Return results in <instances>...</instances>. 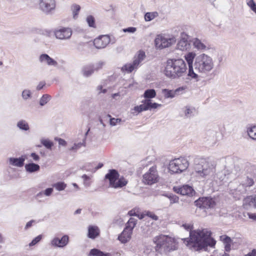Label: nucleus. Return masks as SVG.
Wrapping results in <instances>:
<instances>
[{
  "label": "nucleus",
  "mask_w": 256,
  "mask_h": 256,
  "mask_svg": "<svg viewBox=\"0 0 256 256\" xmlns=\"http://www.w3.org/2000/svg\"><path fill=\"white\" fill-rule=\"evenodd\" d=\"M156 96V92L154 90L150 89L146 90L144 94V97L149 99L154 98Z\"/></svg>",
  "instance_id": "4c0bfd02"
},
{
  "label": "nucleus",
  "mask_w": 256,
  "mask_h": 256,
  "mask_svg": "<svg viewBox=\"0 0 256 256\" xmlns=\"http://www.w3.org/2000/svg\"><path fill=\"white\" fill-rule=\"evenodd\" d=\"M196 56V54L194 52H188L184 56L188 66V76L192 78L195 80L198 79V75L194 72L193 70V62Z\"/></svg>",
  "instance_id": "ddd939ff"
},
{
  "label": "nucleus",
  "mask_w": 256,
  "mask_h": 256,
  "mask_svg": "<svg viewBox=\"0 0 256 256\" xmlns=\"http://www.w3.org/2000/svg\"><path fill=\"white\" fill-rule=\"evenodd\" d=\"M56 2L54 0H40V8L44 12H48L54 9Z\"/></svg>",
  "instance_id": "a211bd4d"
},
{
  "label": "nucleus",
  "mask_w": 256,
  "mask_h": 256,
  "mask_svg": "<svg viewBox=\"0 0 256 256\" xmlns=\"http://www.w3.org/2000/svg\"><path fill=\"white\" fill-rule=\"evenodd\" d=\"M145 214L146 216L152 218L154 220H156L158 219V217L152 212L147 211V212H146Z\"/></svg>",
  "instance_id": "864d4df0"
},
{
  "label": "nucleus",
  "mask_w": 256,
  "mask_h": 256,
  "mask_svg": "<svg viewBox=\"0 0 256 256\" xmlns=\"http://www.w3.org/2000/svg\"><path fill=\"white\" fill-rule=\"evenodd\" d=\"M88 256H113V255L111 253H105L98 249L93 248L90 250Z\"/></svg>",
  "instance_id": "c756f323"
},
{
  "label": "nucleus",
  "mask_w": 256,
  "mask_h": 256,
  "mask_svg": "<svg viewBox=\"0 0 256 256\" xmlns=\"http://www.w3.org/2000/svg\"><path fill=\"white\" fill-rule=\"evenodd\" d=\"M88 130H88L86 132L84 135V138H82V142H80L78 143H74V146L70 148V150H76L78 149H79L82 146H85V144H86L85 141H86V136L88 132Z\"/></svg>",
  "instance_id": "473e14b6"
},
{
  "label": "nucleus",
  "mask_w": 256,
  "mask_h": 256,
  "mask_svg": "<svg viewBox=\"0 0 256 256\" xmlns=\"http://www.w3.org/2000/svg\"><path fill=\"white\" fill-rule=\"evenodd\" d=\"M174 190L176 193L183 196H192L194 194V191L192 188L188 185H185L180 188L174 187Z\"/></svg>",
  "instance_id": "aec40b11"
},
{
  "label": "nucleus",
  "mask_w": 256,
  "mask_h": 256,
  "mask_svg": "<svg viewBox=\"0 0 256 256\" xmlns=\"http://www.w3.org/2000/svg\"><path fill=\"white\" fill-rule=\"evenodd\" d=\"M99 234L98 228L96 226H90L88 230V236L90 238H94Z\"/></svg>",
  "instance_id": "7c9ffc66"
},
{
  "label": "nucleus",
  "mask_w": 256,
  "mask_h": 256,
  "mask_svg": "<svg viewBox=\"0 0 256 256\" xmlns=\"http://www.w3.org/2000/svg\"><path fill=\"white\" fill-rule=\"evenodd\" d=\"M156 250L166 252L176 248L174 240L168 236L161 235L158 236L155 240Z\"/></svg>",
  "instance_id": "20e7f679"
},
{
  "label": "nucleus",
  "mask_w": 256,
  "mask_h": 256,
  "mask_svg": "<svg viewBox=\"0 0 256 256\" xmlns=\"http://www.w3.org/2000/svg\"><path fill=\"white\" fill-rule=\"evenodd\" d=\"M244 256H256V249H253Z\"/></svg>",
  "instance_id": "680f3d73"
},
{
  "label": "nucleus",
  "mask_w": 256,
  "mask_h": 256,
  "mask_svg": "<svg viewBox=\"0 0 256 256\" xmlns=\"http://www.w3.org/2000/svg\"><path fill=\"white\" fill-rule=\"evenodd\" d=\"M191 42L194 47L199 50H203L206 49V46L198 38H194Z\"/></svg>",
  "instance_id": "cd10ccee"
},
{
  "label": "nucleus",
  "mask_w": 256,
  "mask_h": 256,
  "mask_svg": "<svg viewBox=\"0 0 256 256\" xmlns=\"http://www.w3.org/2000/svg\"><path fill=\"white\" fill-rule=\"evenodd\" d=\"M42 236L41 235H39L35 238L29 244V246H32L36 245L37 243H38L42 239Z\"/></svg>",
  "instance_id": "603ef678"
},
{
  "label": "nucleus",
  "mask_w": 256,
  "mask_h": 256,
  "mask_svg": "<svg viewBox=\"0 0 256 256\" xmlns=\"http://www.w3.org/2000/svg\"><path fill=\"white\" fill-rule=\"evenodd\" d=\"M55 140H56L58 141L59 145H60V146H66V142L64 139H62V138H56Z\"/></svg>",
  "instance_id": "4d7b16f0"
},
{
  "label": "nucleus",
  "mask_w": 256,
  "mask_h": 256,
  "mask_svg": "<svg viewBox=\"0 0 256 256\" xmlns=\"http://www.w3.org/2000/svg\"><path fill=\"white\" fill-rule=\"evenodd\" d=\"M246 3L250 9L256 14V4L254 0H246Z\"/></svg>",
  "instance_id": "37998d69"
},
{
  "label": "nucleus",
  "mask_w": 256,
  "mask_h": 256,
  "mask_svg": "<svg viewBox=\"0 0 256 256\" xmlns=\"http://www.w3.org/2000/svg\"><path fill=\"white\" fill-rule=\"evenodd\" d=\"M34 222V220H30V222H28L26 225L25 228L27 229V228H30L32 226V224Z\"/></svg>",
  "instance_id": "338daca9"
},
{
  "label": "nucleus",
  "mask_w": 256,
  "mask_h": 256,
  "mask_svg": "<svg viewBox=\"0 0 256 256\" xmlns=\"http://www.w3.org/2000/svg\"><path fill=\"white\" fill-rule=\"evenodd\" d=\"M243 206L246 209L251 208H256V195L250 196L244 198L243 200Z\"/></svg>",
  "instance_id": "4be33fe9"
},
{
  "label": "nucleus",
  "mask_w": 256,
  "mask_h": 256,
  "mask_svg": "<svg viewBox=\"0 0 256 256\" xmlns=\"http://www.w3.org/2000/svg\"><path fill=\"white\" fill-rule=\"evenodd\" d=\"M26 156H22L19 158H10L8 159L9 164L12 166L22 167L24 164Z\"/></svg>",
  "instance_id": "393cba45"
},
{
  "label": "nucleus",
  "mask_w": 256,
  "mask_h": 256,
  "mask_svg": "<svg viewBox=\"0 0 256 256\" xmlns=\"http://www.w3.org/2000/svg\"><path fill=\"white\" fill-rule=\"evenodd\" d=\"M18 128L22 130L27 131L29 130L30 126L28 123L24 120H19L16 124Z\"/></svg>",
  "instance_id": "f704fd0d"
},
{
  "label": "nucleus",
  "mask_w": 256,
  "mask_h": 256,
  "mask_svg": "<svg viewBox=\"0 0 256 256\" xmlns=\"http://www.w3.org/2000/svg\"><path fill=\"white\" fill-rule=\"evenodd\" d=\"M66 186V184L64 182H58L53 184V187L58 191L64 190Z\"/></svg>",
  "instance_id": "79ce46f5"
},
{
  "label": "nucleus",
  "mask_w": 256,
  "mask_h": 256,
  "mask_svg": "<svg viewBox=\"0 0 256 256\" xmlns=\"http://www.w3.org/2000/svg\"><path fill=\"white\" fill-rule=\"evenodd\" d=\"M50 99V95L47 94L43 95L40 100V104L41 106H44L48 102Z\"/></svg>",
  "instance_id": "a19ab883"
},
{
  "label": "nucleus",
  "mask_w": 256,
  "mask_h": 256,
  "mask_svg": "<svg viewBox=\"0 0 256 256\" xmlns=\"http://www.w3.org/2000/svg\"><path fill=\"white\" fill-rule=\"evenodd\" d=\"M170 203H177L178 202V198L176 196H172L170 197Z\"/></svg>",
  "instance_id": "13d9d810"
},
{
  "label": "nucleus",
  "mask_w": 256,
  "mask_h": 256,
  "mask_svg": "<svg viewBox=\"0 0 256 256\" xmlns=\"http://www.w3.org/2000/svg\"><path fill=\"white\" fill-rule=\"evenodd\" d=\"M176 38L174 37L168 38L162 35H158L155 39V44L160 48H168L174 44Z\"/></svg>",
  "instance_id": "9b49d317"
},
{
  "label": "nucleus",
  "mask_w": 256,
  "mask_h": 256,
  "mask_svg": "<svg viewBox=\"0 0 256 256\" xmlns=\"http://www.w3.org/2000/svg\"><path fill=\"white\" fill-rule=\"evenodd\" d=\"M215 165L212 162H204L198 164L195 167V170L198 176L206 178L212 174L214 172Z\"/></svg>",
  "instance_id": "0eeeda50"
},
{
  "label": "nucleus",
  "mask_w": 256,
  "mask_h": 256,
  "mask_svg": "<svg viewBox=\"0 0 256 256\" xmlns=\"http://www.w3.org/2000/svg\"><path fill=\"white\" fill-rule=\"evenodd\" d=\"M158 14L156 12H148L145 14L144 19L146 21L149 22L158 17Z\"/></svg>",
  "instance_id": "58836bf2"
},
{
  "label": "nucleus",
  "mask_w": 256,
  "mask_h": 256,
  "mask_svg": "<svg viewBox=\"0 0 256 256\" xmlns=\"http://www.w3.org/2000/svg\"><path fill=\"white\" fill-rule=\"evenodd\" d=\"M22 96L24 100H27L31 98L32 92L29 90H24L22 92Z\"/></svg>",
  "instance_id": "de8ad7c7"
},
{
  "label": "nucleus",
  "mask_w": 256,
  "mask_h": 256,
  "mask_svg": "<svg viewBox=\"0 0 256 256\" xmlns=\"http://www.w3.org/2000/svg\"><path fill=\"white\" fill-rule=\"evenodd\" d=\"M95 70L94 67L92 66H88L84 67L82 68V74L85 76H89Z\"/></svg>",
  "instance_id": "e433bc0d"
},
{
  "label": "nucleus",
  "mask_w": 256,
  "mask_h": 256,
  "mask_svg": "<svg viewBox=\"0 0 256 256\" xmlns=\"http://www.w3.org/2000/svg\"><path fill=\"white\" fill-rule=\"evenodd\" d=\"M182 226L188 230L191 231L192 228L190 224H184ZM210 232L207 229L190 232V238L184 239V242L192 250H200L208 246H213L215 245L216 242L210 237Z\"/></svg>",
  "instance_id": "f257e3e1"
},
{
  "label": "nucleus",
  "mask_w": 256,
  "mask_h": 256,
  "mask_svg": "<svg viewBox=\"0 0 256 256\" xmlns=\"http://www.w3.org/2000/svg\"><path fill=\"white\" fill-rule=\"evenodd\" d=\"M110 42V38L108 35H103L95 38L94 44L96 48H104Z\"/></svg>",
  "instance_id": "dca6fc26"
},
{
  "label": "nucleus",
  "mask_w": 256,
  "mask_h": 256,
  "mask_svg": "<svg viewBox=\"0 0 256 256\" xmlns=\"http://www.w3.org/2000/svg\"><path fill=\"white\" fill-rule=\"evenodd\" d=\"M106 116L110 118V124L111 126H115L118 124L120 123L122 121L120 118H111V116L110 114H108Z\"/></svg>",
  "instance_id": "49530a36"
},
{
  "label": "nucleus",
  "mask_w": 256,
  "mask_h": 256,
  "mask_svg": "<svg viewBox=\"0 0 256 256\" xmlns=\"http://www.w3.org/2000/svg\"><path fill=\"white\" fill-rule=\"evenodd\" d=\"M41 143L47 148L51 149L52 146H53L52 142L48 139H42Z\"/></svg>",
  "instance_id": "09e8293b"
},
{
  "label": "nucleus",
  "mask_w": 256,
  "mask_h": 256,
  "mask_svg": "<svg viewBox=\"0 0 256 256\" xmlns=\"http://www.w3.org/2000/svg\"><path fill=\"white\" fill-rule=\"evenodd\" d=\"M188 36L185 32L181 33L180 40L176 46L177 49L182 51L189 50L190 48V44L188 40Z\"/></svg>",
  "instance_id": "2eb2a0df"
},
{
  "label": "nucleus",
  "mask_w": 256,
  "mask_h": 256,
  "mask_svg": "<svg viewBox=\"0 0 256 256\" xmlns=\"http://www.w3.org/2000/svg\"><path fill=\"white\" fill-rule=\"evenodd\" d=\"M248 218L254 220H256V213H248Z\"/></svg>",
  "instance_id": "0e129e2a"
},
{
  "label": "nucleus",
  "mask_w": 256,
  "mask_h": 256,
  "mask_svg": "<svg viewBox=\"0 0 256 256\" xmlns=\"http://www.w3.org/2000/svg\"><path fill=\"white\" fill-rule=\"evenodd\" d=\"M69 237L67 235L64 236L60 239L54 238L50 242L51 246L58 248H64L68 243Z\"/></svg>",
  "instance_id": "6ab92c4d"
},
{
  "label": "nucleus",
  "mask_w": 256,
  "mask_h": 256,
  "mask_svg": "<svg viewBox=\"0 0 256 256\" xmlns=\"http://www.w3.org/2000/svg\"><path fill=\"white\" fill-rule=\"evenodd\" d=\"M220 240L224 245L226 251L230 252L231 250L232 244V240L231 238L227 236L224 235L220 236Z\"/></svg>",
  "instance_id": "bb28decb"
},
{
  "label": "nucleus",
  "mask_w": 256,
  "mask_h": 256,
  "mask_svg": "<svg viewBox=\"0 0 256 256\" xmlns=\"http://www.w3.org/2000/svg\"><path fill=\"white\" fill-rule=\"evenodd\" d=\"M160 106V104L152 102V100L146 99L142 101V104L134 106L133 110L137 113H140L143 111L155 109Z\"/></svg>",
  "instance_id": "f8f14e48"
},
{
  "label": "nucleus",
  "mask_w": 256,
  "mask_h": 256,
  "mask_svg": "<svg viewBox=\"0 0 256 256\" xmlns=\"http://www.w3.org/2000/svg\"><path fill=\"white\" fill-rule=\"evenodd\" d=\"M184 90V87H180L175 90H169L168 89L162 90V94L165 98H173L182 92Z\"/></svg>",
  "instance_id": "5701e85b"
},
{
  "label": "nucleus",
  "mask_w": 256,
  "mask_h": 256,
  "mask_svg": "<svg viewBox=\"0 0 256 256\" xmlns=\"http://www.w3.org/2000/svg\"><path fill=\"white\" fill-rule=\"evenodd\" d=\"M187 66L182 58H172L167 60L164 70L165 76L171 79H178L186 75Z\"/></svg>",
  "instance_id": "f03ea898"
},
{
  "label": "nucleus",
  "mask_w": 256,
  "mask_h": 256,
  "mask_svg": "<svg viewBox=\"0 0 256 256\" xmlns=\"http://www.w3.org/2000/svg\"><path fill=\"white\" fill-rule=\"evenodd\" d=\"M246 132L249 137L256 141V126H253L248 128Z\"/></svg>",
  "instance_id": "72a5a7b5"
},
{
  "label": "nucleus",
  "mask_w": 256,
  "mask_h": 256,
  "mask_svg": "<svg viewBox=\"0 0 256 256\" xmlns=\"http://www.w3.org/2000/svg\"><path fill=\"white\" fill-rule=\"evenodd\" d=\"M159 178L156 167L152 166L143 175L142 182L146 184L152 185L158 182Z\"/></svg>",
  "instance_id": "1a4fd4ad"
},
{
  "label": "nucleus",
  "mask_w": 256,
  "mask_h": 256,
  "mask_svg": "<svg viewBox=\"0 0 256 256\" xmlns=\"http://www.w3.org/2000/svg\"><path fill=\"white\" fill-rule=\"evenodd\" d=\"M80 6L78 4H74L72 6L73 17L74 18H76L78 17V13L80 10Z\"/></svg>",
  "instance_id": "a18cd8bd"
},
{
  "label": "nucleus",
  "mask_w": 256,
  "mask_h": 256,
  "mask_svg": "<svg viewBox=\"0 0 256 256\" xmlns=\"http://www.w3.org/2000/svg\"><path fill=\"white\" fill-rule=\"evenodd\" d=\"M197 206L200 208H208L214 206V202L212 198H201L195 202Z\"/></svg>",
  "instance_id": "f3484780"
},
{
  "label": "nucleus",
  "mask_w": 256,
  "mask_h": 256,
  "mask_svg": "<svg viewBox=\"0 0 256 256\" xmlns=\"http://www.w3.org/2000/svg\"><path fill=\"white\" fill-rule=\"evenodd\" d=\"M132 232L124 228L121 234L118 236V240L122 244L128 242L131 238Z\"/></svg>",
  "instance_id": "b1692460"
},
{
  "label": "nucleus",
  "mask_w": 256,
  "mask_h": 256,
  "mask_svg": "<svg viewBox=\"0 0 256 256\" xmlns=\"http://www.w3.org/2000/svg\"><path fill=\"white\" fill-rule=\"evenodd\" d=\"M188 165V160L184 158H175L170 162L168 170L172 173H180L186 170Z\"/></svg>",
  "instance_id": "423d86ee"
},
{
  "label": "nucleus",
  "mask_w": 256,
  "mask_h": 256,
  "mask_svg": "<svg viewBox=\"0 0 256 256\" xmlns=\"http://www.w3.org/2000/svg\"><path fill=\"white\" fill-rule=\"evenodd\" d=\"M72 31L69 28H62L54 31V35L56 38L60 40H68L70 38Z\"/></svg>",
  "instance_id": "4468645a"
},
{
  "label": "nucleus",
  "mask_w": 256,
  "mask_h": 256,
  "mask_svg": "<svg viewBox=\"0 0 256 256\" xmlns=\"http://www.w3.org/2000/svg\"><path fill=\"white\" fill-rule=\"evenodd\" d=\"M102 164H100L97 167L94 168L92 170L86 169V170L88 172H90L94 173V172H96L97 170L102 168Z\"/></svg>",
  "instance_id": "052dcab7"
},
{
  "label": "nucleus",
  "mask_w": 256,
  "mask_h": 256,
  "mask_svg": "<svg viewBox=\"0 0 256 256\" xmlns=\"http://www.w3.org/2000/svg\"><path fill=\"white\" fill-rule=\"evenodd\" d=\"M86 21L90 27L96 28L95 19L92 16H88L86 18Z\"/></svg>",
  "instance_id": "c03bdc74"
},
{
  "label": "nucleus",
  "mask_w": 256,
  "mask_h": 256,
  "mask_svg": "<svg viewBox=\"0 0 256 256\" xmlns=\"http://www.w3.org/2000/svg\"><path fill=\"white\" fill-rule=\"evenodd\" d=\"M30 156L34 160L38 161L40 160V156L36 153H32Z\"/></svg>",
  "instance_id": "e2e57ef3"
},
{
  "label": "nucleus",
  "mask_w": 256,
  "mask_h": 256,
  "mask_svg": "<svg viewBox=\"0 0 256 256\" xmlns=\"http://www.w3.org/2000/svg\"><path fill=\"white\" fill-rule=\"evenodd\" d=\"M237 180H239L246 188L252 186L254 183L252 178L250 177L249 176H244Z\"/></svg>",
  "instance_id": "c85d7f7f"
},
{
  "label": "nucleus",
  "mask_w": 256,
  "mask_h": 256,
  "mask_svg": "<svg viewBox=\"0 0 256 256\" xmlns=\"http://www.w3.org/2000/svg\"><path fill=\"white\" fill-rule=\"evenodd\" d=\"M46 84L45 82H40L36 87V90H41Z\"/></svg>",
  "instance_id": "69168bd1"
},
{
  "label": "nucleus",
  "mask_w": 256,
  "mask_h": 256,
  "mask_svg": "<svg viewBox=\"0 0 256 256\" xmlns=\"http://www.w3.org/2000/svg\"><path fill=\"white\" fill-rule=\"evenodd\" d=\"M105 178L109 180L110 185L116 188H122L128 183V181L124 177L119 178V174L115 170H109Z\"/></svg>",
  "instance_id": "39448f33"
},
{
  "label": "nucleus",
  "mask_w": 256,
  "mask_h": 256,
  "mask_svg": "<svg viewBox=\"0 0 256 256\" xmlns=\"http://www.w3.org/2000/svg\"><path fill=\"white\" fill-rule=\"evenodd\" d=\"M229 187L231 194L237 199H240V195L246 192V187L237 180L231 182L229 184Z\"/></svg>",
  "instance_id": "9d476101"
},
{
  "label": "nucleus",
  "mask_w": 256,
  "mask_h": 256,
  "mask_svg": "<svg viewBox=\"0 0 256 256\" xmlns=\"http://www.w3.org/2000/svg\"><path fill=\"white\" fill-rule=\"evenodd\" d=\"M39 60L41 63L47 64L48 66H57L58 62L54 59L51 58L47 54H42L39 57Z\"/></svg>",
  "instance_id": "412c9836"
},
{
  "label": "nucleus",
  "mask_w": 256,
  "mask_h": 256,
  "mask_svg": "<svg viewBox=\"0 0 256 256\" xmlns=\"http://www.w3.org/2000/svg\"><path fill=\"white\" fill-rule=\"evenodd\" d=\"M24 167L26 171L30 173L38 171L40 168L39 165L34 163L26 164Z\"/></svg>",
  "instance_id": "2f4dec72"
},
{
  "label": "nucleus",
  "mask_w": 256,
  "mask_h": 256,
  "mask_svg": "<svg viewBox=\"0 0 256 256\" xmlns=\"http://www.w3.org/2000/svg\"><path fill=\"white\" fill-rule=\"evenodd\" d=\"M145 214H146V212L140 214L138 213V215L137 216V217H138L139 218V219H140V220L142 219L146 216Z\"/></svg>",
  "instance_id": "774afa93"
},
{
  "label": "nucleus",
  "mask_w": 256,
  "mask_h": 256,
  "mask_svg": "<svg viewBox=\"0 0 256 256\" xmlns=\"http://www.w3.org/2000/svg\"><path fill=\"white\" fill-rule=\"evenodd\" d=\"M52 192H53L52 188H48L46 190H45L44 192H39L37 194V196H40L42 194H44L45 196H48L52 194Z\"/></svg>",
  "instance_id": "3c124183"
},
{
  "label": "nucleus",
  "mask_w": 256,
  "mask_h": 256,
  "mask_svg": "<svg viewBox=\"0 0 256 256\" xmlns=\"http://www.w3.org/2000/svg\"><path fill=\"white\" fill-rule=\"evenodd\" d=\"M138 212H138V209L134 208V209H133V210H130L128 212V214L130 216H137Z\"/></svg>",
  "instance_id": "6e6d98bb"
},
{
  "label": "nucleus",
  "mask_w": 256,
  "mask_h": 256,
  "mask_svg": "<svg viewBox=\"0 0 256 256\" xmlns=\"http://www.w3.org/2000/svg\"><path fill=\"white\" fill-rule=\"evenodd\" d=\"M123 32H124L134 33L136 32V28L134 27H129L123 29Z\"/></svg>",
  "instance_id": "5fc2aeb1"
},
{
  "label": "nucleus",
  "mask_w": 256,
  "mask_h": 256,
  "mask_svg": "<svg viewBox=\"0 0 256 256\" xmlns=\"http://www.w3.org/2000/svg\"><path fill=\"white\" fill-rule=\"evenodd\" d=\"M146 57L145 52L140 51L138 55L134 57L132 63H128L121 68L122 72L130 73L134 70L137 69L140 63L144 60Z\"/></svg>",
  "instance_id": "6e6552de"
},
{
  "label": "nucleus",
  "mask_w": 256,
  "mask_h": 256,
  "mask_svg": "<svg viewBox=\"0 0 256 256\" xmlns=\"http://www.w3.org/2000/svg\"><path fill=\"white\" fill-rule=\"evenodd\" d=\"M104 63L103 62H99L96 64L95 66H92L94 67L95 70H98L104 66Z\"/></svg>",
  "instance_id": "bf43d9fd"
},
{
  "label": "nucleus",
  "mask_w": 256,
  "mask_h": 256,
  "mask_svg": "<svg viewBox=\"0 0 256 256\" xmlns=\"http://www.w3.org/2000/svg\"><path fill=\"white\" fill-rule=\"evenodd\" d=\"M137 220L134 218H130L126 224L125 228H128V230L132 232L133 229L137 223Z\"/></svg>",
  "instance_id": "c9c22d12"
},
{
  "label": "nucleus",
  "mask_w": 256,
  "mask_h": 256,
  "mask_svg": "<svg viewBox=\"0 0 256 256\" xmlns=\"http://www.w3.org/2000/svg\"><path fill=\"white\" fill-rule=\"evenodd\" d=\"M194 66L200 74L207 75L214 68V62L212 56L202 53L196 56Z\"/></svg>",
  "instance_id": "7ed1b4c3"
},
{
  "label": "nucleus",
  "mask_w": 256,
  "mask_h": 256,
  "mask_svg": "<svg viewBox=\"0 0 256 256\" xmlns=\"http://www.w3.org/2000/svg\"><path fill=\"white\" fill-rule=\"evenodd\" d=\"M248 174L250 177L254 178L256 176V168L254 166H250L247 170Z\"/></svg>",
  "instance_id": "8fccbe9b"
},
{
  "label": "nucleus",
  "mask_w": 256,
  "mask_h": 256,
  "mask_svg": "<svg viewBox=\"0 0 256 256\" xmlns=\"http://www.w3.org/2000/svg\"><path fill=\"white\" fill-rule=\"evenodd\" d=\"M83 180V184L85 187H88L92 184V176H87L86 174H83L82 176Z\"/></svg>",
  "instance_id": "ea45409f"
},
{
  "label": "nucleus",
  "mask_w": 256,
  "mask_h": 256,
  "mask_svg": "<svg viewBox=\"0 0 256 256\" xmlns=\"http://www.w3.org/2000/svg\"><path fill=\"white\" fill-rule=\"evenodd\" d=\"M182 112L184 113V117L189 118L194 115L196 109L194 107L192 106L186 105L182 108Z\"/></svg>",
  "instance_id": "a878e982"
}]
</instances>
